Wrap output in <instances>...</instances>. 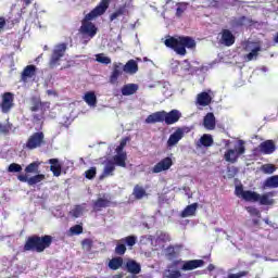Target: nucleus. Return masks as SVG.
I'll return each mask as SVG.
<instances>
[{
	"label": "nucleus",
	"instance_id": "15",
	"mask_svg": "<svg viewBox=\"0 0 278 278\" xmlns=\"http://www.w3.org/2000/svg\"><path fill=\"white\" fill-rule=\"evenodd\" d=\"M146 123L148 125H155V123H164V111H157V112L150 114L146 118Z\"/></svg>",
	"mask_w": 278,
	"mask_h": 278
},
{
	"label": "nucleus",
	"instance_id": "10",
	"mask_svg": "<svg viewBox=\"0 0 278 278\" xmlns=\"http://www.w3.org/2000/svg\"><path fill=\"white\" fill-rule=\"evenodd\" d=\"M163 118L166 125H175V123H179V119L181 118V112L176 109L169 112L164 111Z\"/></svg>",
	"mask_w": 278,
	"mask_h": 278
},
{
	"label": "nucleus",
	"instance_id": "41",
	"mask_svg": "<svg viewBox=\"0 0 278 278\" xmlns=\"http://www.w3.org/2000/svg\"><path fill=\"white\" fill-rule=\"evenodd\" d=\"M260 51H262V48L260 46L255 47L250 53L245 55V60L248 62H252L254 58H257V55H260Z\"/></svg>",
	"mask_w": 278,
	"mask_h": 278
},
{
	"label": "nucleus",
	"instance_id": "1",
	"mask_svg": "<svg viewBox=\"0 0 278 278\" xmlns=\"http://www.w3.org/2000/svg\"><path fill=\"white\" fill-rule=\"evenodd\" d=\"M180 264H182L181 270H194L204 266L205 261L191 260L184 262L181 260H174L170 264L167 265L166 269H164L162 278H181V271L179 270Z\"/></svg>",
	"mask_w": 278,
	"mask_h": 278
},
{
	"label": "nucleus",
	"instance_id": "6",
	"mask_svg": "<svg viewBox=\"0 0 278 278\" xmlns=\"http://www.w3.org/2000/svg\"><path fill=\"white\" fill-rule=\"evenodd\" d=\"M65 53H66V43L58 45L52 52V55L50 59V67L55 68V66H58L60 60H62V58H64Z\"/></svg>",
	"mask_w": 278,
	"mask_h": 278
},
{
	"label": "nucleus",
	"instance_id": "47",
	"mask_svg": "<svg viewBox=\"0 0 278 278\" xmlns=\"http://www.w3.org/2000/svg\"><path fill=\"white\" fill-rule=\"evenodd\" d=\"M86 179H94L97 177V167H91L85 172Z\"/></svg>",
	"mask_w": 278,
	"mask_h": 278
},
{
	"label": "nucleus",
	"instance_id": "59",
	"mask_svg": "<svg viewBox=\"0 0 278 278\" xmlns=\"http://www.w3.org/2000/svg\"><path fill=\"white\" fill-rule=\"evenodd\" d=\"M184 14V10L181 8H177L176 16H181Z\"/></svg>",
	"mask_w": 278,
	"mask_h": 278
},
{
	"label": "nucleus",
	"instance_id": "53",
	"mask_svg": "<svg viewBox=\"0 0 278 278\" xmlns=\"http://www.w3.org/2000/svg\"><path fill=\"white\" fill-rule=\"evenodd\" d=\"M244 192H247V190H244L242 186H237L235 189L236 197H241V199H244Z\"/></svg>",
	"mask_w": 278,
	"mask_h": 278
},
{
	"label": "nucleus",
	"instance_id": "38",
	"mask_svg": "<svg viewBox=\"0 0 278 278\" xmlns=\"http://www.w3.org/2000/svg\"><path fill=\"white\" fill-rule=\"evenodd\" d=\"M123 266V257H114L109 262V268L111 270H118Z\"/></svg>",
	"mask_w": 278,
	"mask_h": 278
},
{
	"label": "nucleus",
	"instance_id": "49",
	"mask_svg": "<svg viewBox=\"0 0 278 278\" xmlns=\"http://www.w3.org/2000/svg\"><path fill=\"white\" fill-rule=\"evenodd\" d=\"M70 231L74 236H79V233H84V227L81 225H75L70 228Z\"/></svg>",
	"mask_w": 278,
	"mask_h": 278
},
{
	"label": "nucleus",
	"instance_id": "26",
	"mask_svg": "<svg viewBox=\"0 0 278 278\" xmlns=\"http://www.w3.org/2000/svg\"><path fill=\"white\" fill-rule=\"evenodd\" d=\"M110 1L111 0H101L91 12L98 14V16H103V13L108 12V9L110 8Z\"/></svg>",
	"mask_w": 278,
	"mask_h": 278
},
{
	"label": "nucleus",
	"instance_id": "50",
	"mask_svg": "<svg viewBox=\"0 0 278 278\" xmlns=\"http://www.w3.org/2000/svg\"><path fill=\"white\" fill-rule=\"evenodd\" d=\"M249 277V270H242L237 274H229L227 278H242Z\"/></svg>",
	"mask_w": 278,
	"mask_h": 278
},
{
	"label": "nucleus",
	"instance_id": "43",
	"mask_svg": "<svg viewBox=\"0 0 278 278\" xmlns=\"http://www.w3.org/2000/svg\"><path fill=\"white\" fill-rule=\"evenodd\" d=\"M247 23H249V18H247V16H241V17L235 18L232 21L233 27H244V25H247Z\"/></svg>",
	"mask_w": 278,
	"mask_h": 278
},
{
	"label": "nucleus",
	"instance_id": "23",
	"mask_svg": "<svg viewBox=\"0 0 278 278\" xmlns=\"http://www.w3.org/2000/svg\"><path fill=\"white\" fill-rule=\"evenodd\" d=\"M123 72L128 75H136L138 73V63L131 59L125 65H123Z\"/></svg>",
	"mask_w": 278,
	"mask_h": 278
},
{
	"label": "nucleus",
	"instance_id": "63",
	"mask_svg": "<svg viewBox=\"0 0 278 278\" xmlns=\"http://www.w3.org/2000/svg\"><path fill=\"white\" fill-rule=\"evenodd\" d=\"M81 244H92V241H90V239H85Z\"/></svg>",
	"mask_w": 278,
	"mask_h": 278
},
{
	"label": "nucleus",
	"instance_id": "25",
	"mask_svg": "<svg viewBox=\"0 0 278 278\" xmlns=\"http://www.w3.org/2000/svg\"><path fill=\"white\" fill-rule=\"evenodd\" d=\"M36 75V65H27L21 75L22 81H27V79H31Z\"/></svg>",
	"mask_w": 278,
	"mask_h": 278
},
{
	"label": "nucleus",
	"instance_id": "16",
	"mask_svg": "<svg viewBox=\"0 0 278 278\" xmlns=\"http://www.w3.org/2000/svg\"><path fill=\"white\" fill-rule=\"evenodd\" d=\"M275 142L273 140H266L260 144L261 153L264 155H270V153H275Z\"/></svg>",
	"mask_w": 278,
	"mask_h": 278
},
{
	"label": "nucleus",
	"instance_id": "34",
	"mask_svg": "<svg viewBox=\"0 0 278 278\" xmlns=\"http://www.w3.org/2000/svg\"><path fill=\"white\" fill-rule=\"evenodd\" d=\"M47 248H49V244H25L24 251H36L37 253H42Z\"/></svg>",
	"mask_w": 278,
	"mask_h": 278
},
{
	"label": "nucleus",
	"instance_id": "20",
	"mask_svg": "<svg viewBox=\"0 0 278 278\" xmlns=\"http://www.w3.org/2000/svg\"><path fill=\"white\" fill-rule=\"evenodd\" d=\"M184 138V130L181 128H177L174 134H172L167 140V147H175Z\"/></svg>",
	"mask_w": 278,
	"mask_h": 278
},
{
	"label": "nucleus",
	"instance_id": "52",
	"mask_svg": "<svg viewBox=\"0 0 278 278\" xmlns=\"http://www.w3.org/2000/svg\"><path fill=\"white\" fill-rule=\"evenodd\" d=\"M127 251V247L125 244H117L115 248V253L117 255H125V252Z\"/></svg>",
	"mask_w": 278,
	"mask_h": 278
},
{
	"label": "nucleus",
	"instance_id": "14",
	"mask_svg": "<svg viewBox=\"0 0 278 278\" xmlns=\"http://www.w3.org/2000/svg\"><path fill=\"white\" fill-rule=\"evenodd\" d=\"M129 8L128 3H124L123 5H119L117 8L116 11H114L111 15H110V21L114 22L117 18H121V16H129V10L127 9Z\"/></svg>",
	"mask_w": 278,
	"mask_h": 278
},
{
	"label": "nucleus",
	"instance_id": "64",
	"mask_svg": "<svg viewBox=\"0 0 278 278\" xmlns=\"http://www.w3.org/2000/svg\"><path fill=\"white\" fill-rule=\"evenodd\" d=\"M214 265L213 264H210L208 266H207V270L210 271V273H212V270H214Z\"/></svg>",
	"mask_w": 278,
	"mask_h": 278
},
{
	"label": "nucleus",
	"instance_id": "30",
	"mask_svg": "<svg viewBox=\"0 0 278 278\" xmlns=\"http://www.w3.org/2000/svg\"><path fill=\"white\" fill-rule=\"evenodd\" d=\"M243 201H247L248 203H257L260 201V193L251 190H245L243 193Z\"/></svg>",
	"mask_w": 278,
	"mask_h": 278
},
{
	"label": "nucleus",
	"instance_id": "21",
	"mask_svg": "<svg viewBox=\"0 0 278 278\" xmlns=\"http://www.w3.org/2000/svg\"><path fill=\"white\" fill-rule=\"evenodd\" d=\"M50 163V170L53 174L54 177H60L62 175V164L60 163V160L58 159H50L48 161Z\"/></svg>",
	"mask_w": 278,
	"mask_h": 278
},
{
	"label": "nucleus",
	"instance_id": "24",
	"mask_svg": "<svg viewBox=\"0 0 278 278\" xmlns=\"http://www.w3.org/2000/svg\"><path fill=\"white\" fill-rule=\"evenodd\" d=\"M197 103L198 105H202V108H206V105H210V103H212V96L203 91L197 96Z\"/></svg>",
	"mask_w": 278,
	"mask_h": 278
},
{
	"label": "nucleus",
	"instance_id": "12",
	"mask_svg": "<svg viewBox=\"0 0 278 278\" xmlns=\"http://www.w3.org/2000/svg\"><path fill=\"white\" fill-rule=\"evenodd\" d=\"M219 42L220 45H224V47H232V45L236 43V36H233L231 30L223 29Z\"/></svg>",
	"mask_w": 278,
	"mask_h": 278
},
{
	"label": "nucleus",
	"instance_id": "36",
	"mask_svg": "<svg viewBox=\"0 0 278 278\" xmlns=\"http://www.w3.org/2000/svg\"><path fill=\"white\" fill-rule=\"evenodd\" d=\"M264 188H278V175L268 177L264 184Z\"/></svg>",
	"mask_w": 278,
	"mask_h": 278
},
{
	"label": "nucleus",
	"instance_id": "3",
	"mask_svg": "<svg viewBox=\"0 0 278 278\" xmlns=\"http://www.w3.org/2000/svg\"><path fill=\"white\" fill-rule=\"evenodd\" d=\"M100 16L99 14L94 13L93 11H90L85 17L81 20V26L79 27L78 31L83 36V38H86V42L92 40L94 36H97V33L99 31V28L92 21L94 18H98Z\"/></svg>",
	"mask_w": 278,
	"mask_h": 278
},
{
	"label": "nucleus",
	"instance_id": "33",
	"mask_svg": "<svg viewBox=\"0 0 278 278\" xmlns=\"http://www.w3.org/2000/svg\"><path fill=\"white\" fill-rule=\"evenodd\" d=\"M238 154L236 152V150L233 149H228L225 154H224V160L226 162H230V164H236V162H238Z\"/></svg>",
	"mask_w": 278,
	"mask_h": 278
},
{
	"label": "nucleus",
	"instance_id": "45",
	"mask_svg": "<svg viewBox=\"0 0 278 278\" xmlns=\"http://www.w3.org/2000/svg\"><path fill=\"white\" fill-rule=\"evenodd\" d=\"M262 170L266 175H273V173H275L277 170V167H275V165H273V164H265L262 166Z\"/></svg>",
	"mask_w": 278,
	"mask_h": 278
},
{
	"label": "nucleus",
	"instance_id": "62",
	"mask_svg": "<svg viewBox=\"0 0 278 278\" xmlns=\"http://www.w3.org/2000/svg\"><path fill=\"white\" fill-rule=\"evenodd\" d=\"M25 8L31 5V0H23Z\"/></svg>",
	"mask_w": 278,
	"mask_h": 278
},
{
	"label": "nucleus",
	"instance_id": "5",
	"mask_svg": "<svg viewBox=\"0 0 278 278\" xmlns=\"http://www.w3.org/2000/svg\"><path fill=\"white\" fill-rule=\"evenodd\" d=\"M42 144H45V132L38 131L34 132L26 141L25 149H28V151H34V149L40 148Z\"/></svg>",
	"mask_w": 278,
	"mask_h": 278
},
{
	"label": "nucleus",
	"instance_id": "42",
	"mask_svg": "<svg viewBox=\"0 0 278 278\" xmlns=\"http://www.w3.org/2000/svg\"><path fill=\"white\" fill-rule=\"evenodd\" d=\"M38 168H40V162L36 161V162H33V163L28 164L25 167V173H27V174L38 173Z\"/></svg>",
	"mask_w": 278,
	"mask_h": 278
},
{
	"label": "nucleus",
	"instance_id": "48",
	"mask_svg": "<svg viewBox=\"0 0 278 278\" xmlns=\"http://www.w3.org/2000/svg\"><path fill=\"white\" fill-rule=\"evenodd\" d=\"M97 62H100V64H112V59H110V56H105L103 54H98Z\"/></svg>",
	"mask_w": 278,
	"mask_h": 278
},
{
	"label": "nucleus",
	"instance_id": "57",
	"mask_svg": "<svg viewBox=\"0 0 278 278\" xmlns=\"http://www.w3.org/2000/svg\"><path fill=\"white\" fill-rule=\"evenodd\" d=\"M0 132L1 134H10V129L5 125L0 124Z\"/></svg>",
	"mask_w": 278,
	"mask_h": 278
},
{
	"label": "nucleus",
	"instance_id": "8",
	"mask_svg": "<svg viewBox=\"0 0 278 278\" xmlns=\"http://www.w3.org/2000/svg\"><path fill=\"white\" fill-rule=\"evenodd\" d=\"M172 166H173V159L169 156H166L152 167V173L154 174L164 173V170H170Z\"/></svg>",
	"mask_w": 278,
	"mask_h": 278
},
{
	"label": "nucleus",
	"instance_id": "32",
	"mask_svg": "<svg viewBox=\"0 0 278 278\" xmlns=\"http://www.w3.org/2000/svg\"><path fill=\"white\" fill-rule=\"evenodd\" d=\"M132 194L137 201H140L141 199H144V197H148L147 190L140 185H136L134 187Z\"/></svg>",
	"mask_w": 278,
	"mask_h": 278
},
{
	"label": "nucleus",
	"instance_id": "37",
	"mask_svg": "<svg viewBox=\"0 0 278 278\" xmlns=\"http://www.w3.org/2000/svg\"><path fill=\"white\" fill-rule=\"evenodd\" d=\"M200 144L202 147H212V144H214V138L212 137V135L210 134H204L201 138H200Z\"/></svg>",
	"mask_w": 278,
	"mask_h": 278
},
{
	"label": "nucleus",
	"instance_id": "17",
	"mask_svg": "<svg viewBox=\"0 0 278 278\" xmlns=\"http://www.w3.org/2000/svg\"><path fill=\"white\" fill-rule=\"evenodd\" d=\"M203 126L205 129H208V131L216 129V117L214 116V113H207L204 116Z\"/></svg>",
	"mask_w": 278,
	"mask_h": 278
},
{
	"label": "nucleus",
	"instance_id": "35",
	"mask_svg": "<svg viewBox=\"0 0 278 278\" xmlns=\"http://www.w3.org/2000/svg\"><path fill=\"white\" fill-rule=\"evenodd\" d=\"M84 100L91 108H97V94H94V92L89 91L85 93Z\"/></svg>",
	"mask_w": 278,
	"mask_h": 278
},
{
	"label": "nucleus",
	"instance_id": "58",
	"mask_svg": "<svg viewBox=\"0 0 278 278\" xmlns=\"http://www.w3.org/2000/svg\"><path fill=\"white\" fill-rule=\"evenodd\" d=\"M5 27V17L0 16V31Z\"/></svg>",
	"mask_w": 278,
	"mask_h": 278
},
{
	"label": "nucleus",
	"instance_id": "40",
	"mask_svg": "<svg viewBox=\"0 0 278 278\" xmlns=\"http://www.w3.org/2000/svg\"><path fill=\"white\" fill-rule=\"evenodd\" d=\"M138 242V237L136 236H128L123 238L116 242V244H136Z\"/></svg>",
	"mask_w": 278,
	"mask_h": 278
},
{
	"label": "nucleus",
	"instance_id": "7",
	"mask_svg": "<svg viewBox=\"0 0 278 278\" xmlns=\"http://www.w3.org/2000/svg\"><path fill=\"white\" fill-rule=\"evenodd\" d=\"M2 114H9L10 110L14 108V93L4 92L0 103Z\"/></svg>",
	"mask_w": 278,
	"mask_h": 278
},
{
	"label": "nucleus",
	"instance_id": "19",
	"mask_svg": "<svg viewBox=\"0 0 278 278\" xmlns=\"http://www.w3.org/2000/svg\"><path fill=\"white\" fill-rule=\"evenodd\" d=\"M126 269L128 273H130L131 275H140L142 267L140 266V264L138 262H136L135 260H128L126 262Z\"/></svg>",
	"mask_w": 278,
	"mask_h": 278
},
{
	"label": "nucleus",
	"instance_id": "61",
	"mask_svg": "<svg viewBox=\"0 0 278 278\" xmlns=\"http://www.w3.org/2000/svg\"><path fill=\"white\" fill-rule=\"evenodd\" d=\"M123 149H125V148H123L122 146H118V147L116 148V153H117V155H119L121 153H123Z\"/></svg>",
	"mask_w": 278,
	"mask_h": 278
},
{
	"label": "nucleus",
	"instance_id": "27",
	"mask_svg": "<svg viewBox=\"0 0 278 278\" xmlns=\"http://www.w3.org/2000/svg\"><path fill=\"white\" fill-rule=\"evenodd\" d=\"M138 84H127L122 87L123 97H131L138 92Z\"/></svg>",
	"mask_w": 278,
	"mask_h": 278
},
{
	"label": "nucleus",
	"instance_id": "55",
	"mask_svg": "<svg viewBox=\"0 0 278 278\" xmlns=\"http://www.w3.org/2000/svg\"><path fill=\"white\" fill-rule=\"evenodd\" d=\"M235 151H236V153L238 154V157H240V155H244V152L247 151V148H244V146L241 144V146H239V147L237 148V150H235Z\"/></svg>",
	"mask_w": 278,
	"mask_h": 278
},
{
	"label": "nucleus",
	"instance_id": "4",
	"mask_svg": "<svg viewBox=\"0 0 278 278\" xmlns=\"http://www.w3.org/2000/svg\"><path fill=\"white\" fill-rule=\"evenodd\" d=\"M51 108L50 102H42L40 97H31L30 98V112H40L33 114V123H42L45 121V114L47 110Z\"/></svg>",
	"mask_w": 278,
	"mask_h": 278
},
{
	"label": "nucleus",
	"instance_id": "18",
	"mask_svg": "<svg viewBox=\"0 0 278 278\" xmlns=\"http://www.w3.org/2000/svg\"><path fill=\"white\" fill-rule=\"evenodd\" d=\"M110 205H112V201L105 198H98L92 204L93 212H101L103 207H110Z\"/></svg>",
	"mask_w": 278,
	"mask_h": 278
},
{
	"label": "nucleus",
	"instance_id": "39",
	"mask_svg": "<svg viewBox=\"0 0 278 278\" xmlns=\"http://www.w3.org/2000/svg\"><path fill=\"white\" fill-rule=\"evenodd\" d=\"M167 242H170V235L166 232H157L156 237V243L157 244H166Z\"/></svg>",
	"mask_w": 278,
	"mask_h": 278
},
{
	"label": "nucleus",
	"instance_id": "9",
	"mask_svg": "<svg viewBox=\"0 0 278 278\" xmlns=\"http://www.w3.org/2000/svg\"><path fill=\"white\" fill-rule=\"evenodd\" d=\"M18 181H22V184H28L29 186H36V184H40L41 181H45L47 177L45 174H37L33 177H27V175H18L17 176Z\"/></svg>",
	"mask_w": 278,
	"mask_h": 278
},
{
	"label": "nucleus",
	"instance_id": "29",
	"mask_svg": "<svg viewBox=\"0 0 278 278\" xmlns=\"http://www.w3.org/2000/svg\"><path fill=\"white\" fill-rule=\"evenodd\" d=\"M113 163L115 166H121L122 168L127 167V152H122L113 157Z\"/></svg>",
	"mask_w": 278,
	"mask_h": 278
},
{
	"label": "nucleus",
	"instance_id": "54",
	"mask_svg": "<svg viewBox=\"0 0 278 278\" xmlns=\"http://www.w3.org/2000/svg\"><path fill=\"white\" fill-rule=\"evenodd\" d=\"M248 212L251 214V216H256L257 218L262 217V213L255 207H248Z\"/></svg>",
	"mask_w": 278,
	"mask_h": 278
},
{
	"label": "nucleus",
	"instance_id": "22",
	"mask_svg": "<svg viewBox=\"0 0 278 278\" xmlns=\"http://www.w3.org/2000/svg\"><path fill=\"white\" fill-rule=\"evenodd\" d=\"M115 170L116 165L114 164V161H108L100 176V179H105V177H113Z\"/></svg>",
	"mask_w": 278,
	"mask_h": 278
},
{
	"label": "nucleus",
	"instance_id": "46",
	"mask_svg": "<svg viewBox=\"0 0 278 278\" xmlns=\"http://www.w3.org/2000/svg\"><path fill=\"white\" fill-rule=\"evenodd\" d=\"M23 170V166L17 163H11L8 167V173H21Z\"/></svg>",
	"mask_w": 278,
	"mask_h": 278
},
{
	"label": "nucleus",
	"instance_id": "60",
	"mask_svg": "<svg viewBox=\"0 0 278 278\" xmlns=\"http://www.w3.org/2000/svg\"><path fill=\"white\" fill-rule=\"evenodd\" d=\"M236 173H238V169L233 168V174H228L229 179H233V177H236Z\"/></svg>",
	"mask_w": 278,
	"mask_h": 278
},
{
	"label": "nucleus",
	"instance_id": "44",
	"mask_svg": "<svg viewBox=\"0 0 278 278\" xmlns=\"http://www.w3.org/2000/svg\"><path fill=\"white\" fill-rule=\"evenodd\" d=\"M177 253L175 252V248L173 245H169L166 249V257L169 262H173V260H177Z\"/></svg>",
	"mask_w": 278,
	"mask_h": 278
},
{
	"label": "nucleus",
	"instance_id": "2",
	"mask_svg": "<svg viewBox=\"0 0 278 278\" xmlns=\"http://www.w3.org/2000/svg\"><path fill=\"white\" fill-rule=\"evenodd\" d=\"M165 47L172 49L177 55H186V49H195L197 41L190 36L169 37L164 41Z\"/></svg>",
	"mask_w": 278,
	"mask_h": 278
},
{
	"label": "nucleus",
	"instance_id": "11",
	"mask_svg": "<svg viewBox=\"0 0 278 278\" xmlns=\"http://www.w3.org/2000/svg\"><path fill=\"white\" fill-rule=\"evenodd\" d=\"M53 242V237L46 235L43 237H38L36 235L28 237L25 244H51Z\"/></svg>",
	"mask_w": 278,
	"mask_h": 278
},
{
	"label": "nucleus",
	"instance_id": "31",
	"mask_svg": "<svg viewBox=\"0 0 278 278\" xmlns=\"http://www.w3.org/2000/svg\"><path fill=\"white\" fill-rule=\"evenodd\" d=\"M197 207H199L198 203L187 205L186 208L180 214L181 218H188V216H194V214H197Z\"/></svg>",
	"mask_w": 278,
	"mask_h": 278
},
{
	"label": "nucleus",
	"instance_id": "56",
	"mask_svg": "<svg viewBox=\"0 0 278 278\" xmlns=\"http://www.w3.org/2000/svg\"><path fill=\"white\" fill-rule=\"evenodd\" d=\"M131 140V137H124L121 142L119 146H122L123 149H125V147H127V142H129Z\"/></svg>",
	"mask_w": 278,
	"mask_h": 278
},
{
	"label": "nucleus",
	"instance_id": "13",
	"mask_svg": "<svg viewBox=\"0 0 278 278\" xmlns=\"http://www.w3.org/2000/svg\"><path fill=\"white\" fill-rule=\"evenodd\" d=\"M123 73H125L123 71V63H113V71L109 78L110 84H118V77H121Z\"/></svg>",
	"mask_w": 278,
	"mask_h": 278
},
{
	"label": "nucleus",
	"instance_id": "28",
	"mask_svg": "<svg viewBox=\"0 0 278 278\" xmlns=\"http://www.w3.org/2000/svg\"><path fill=\"white\" fill-rule=\"evenodd\" d=\"M273 197H275V192H273V191L264 193V194L260 195L258 203L261 205H274L275 200L273 199Z\"/></svg>",
	"mask_w": 278,
	"mask_h": 278
},
{
	"label": "nucleus",
	"instance_id": "51",
	"mask_svg": "<svg viewBox=\"0 0 278 278\" xmlns=\"http://www.w3.org/2000/svg\"><path fill=\"white\" fill-rule=\"evenodd\" d=\"M83 214V210H81V206L77 205L75 206L72 211H71V215L74 217V218H79V216H81Z\"/></svg>",
	"mask_w": 278,
	"mask_h": 278
}]
</instances>
